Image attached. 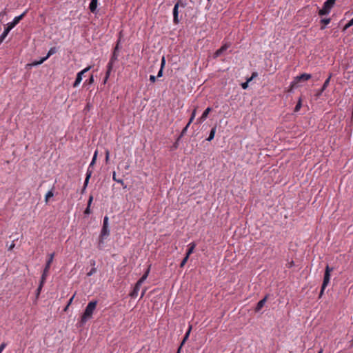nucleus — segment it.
Instances as JSON below:
<instances>
[{"label": "nucleus", "instance_id": "nucleus-16", "mask_svg": "<svg viewBox=\"0 0 353 353\" xmlns=\"http://www.w3.org/2000/svg\"><path fill=\"white\" fill-rule=\"evenodd\" d=\"M98 5V0H90L89 9L91 12L94 13Z\"/></svg>", "mask_w": 353, "mask_h": 353}, {"label": "nucleus", "instance_id": "nucleus-5", "mask_svg": "<svg viewBox=\"0 0 353 353\" xmlns=\"http://www.w3.org/2000/svg\"><path fill=\"white\" fill-rule=\"evenodd\" d=\"M54 257V253H51L48 255V259L47 260L46 266L44 268L43 274L41 275V278L43 279V280H46V279H47V276L48 275V272L50 268V265L53 261Z\"/></svg>", "mask_w": 353, "mask_h": 353}, {"label": "nucleus", "instance_id": "nucleus-3", "mask_svg": "<svg viewBox=\"0 0 353 353\" xmlns=\"http://www.w3.org/2000/svg\"><path fill=\"white\" fill-rule=\"evenodd\" d=\"M333 271V268H330L329 265H327L325 268V272L324 274L323 281L321 286V292H320V296H322L323 294V292L328 285L330 280V273Z\"/></svg>", "mask_w": 353, "mask_h": 353}, {"label": "nucleus", "instance_id": "nucleus-25", "mask_svg": "<svg viewBox=\"0 0 353 353\" xmlns=\"http://www.w3.org/2000/svg\"><path fill=\"white\" fill-rule=\"evenodd\" d=\"M330 21L331 19L330 18H327V19H322L321 20V23H323L324 26H321V30H324L325 29V26L329 24L330 23Z\"/></svg>", "mask_w": 353, "mask_h": 353}, {"label": "nucleus", "instance_id": "nucleus-49", "mask_svg": "<svg viewBox=\"0 0 353 353\" xmlns=\"http://www.w3.org/2000/svg\"><path fill=\"white\" fill-rule=\"evenodd\" d=\"M257 75H258L257 72H254L252 73L250 78H252V80L254 77H257Z\"/></svg>", "mask_w": 353, "mask_h": 353}, {"label": "nucleus", "instance_id": "nucleus-10", "mask_svg": "<svg viewBox=\"0 0 353 353\" xmlns=\"http://www.w3.org/2000/svg\"><path fill=\"white\" fill-rule=\"evenodd\" d=\"M331 77H332V74H330L328 78L325 81L322 88L316 92V97H319L322 94L323 92L327 88V86L329 85Z\"/></svg>", "mask_w": 353, "mask_h": 353}, {"label": "nucleus", "instance_id": "nucleus-37", "mask_svg": "<svg viewBox=\"0 0 353 353\" xmlns=\"http://www.w3.org/2000/svg\"><path fill=\"white\" fill-rule=\"evenodd\" d=\"M104 239H102L101 236L100 235V236H99V247H100V248H101V247L102 246V245H103V243H104Z\"/></svg>", "mask_w": 353, "mask_h": 353}, {"label": "nucleus", "instance_id": "nucleus-35", "mask_svg": "<svg viewBox=\"0 0 353 353\" xmlns=\"http://www.w3.org/2000/svg\"><path fill=\"white\" fill-rule=\"evenodd\" d=\"M103 227L108 228V216L104 217Z\"/></svg>", "mask_w": 353, "mask_h": 353}, {"label": "nucleus", "instance_id": "nucleus-20", "mask_svg": "<svg viewBox=\"0 0 353 353\" xmlns=\"http://www.w3.org/2000/svg\"><path fill=\"white\" fill-rule=\"evenodd\" d=\"M54 188L52 187V188L46 193V194L45 196V202L46 203H48L50 198H51L54 196Z\"/></svg>", "mask_w": 353, "mask_h": 353}, {"label": "nucleus", "instance_id": "nucleus-17", "mask_svg": "<svg viewBox=\"0 0 353 353\" xmlns=\"http://www.w3.org/2000/svg\"><path fill=\"white\" fill-rule=\"evenodd\" d=\"M112 67H113V63H112V62H109L107 65V72L105 74L104 83H105L106 81L108 80V79L109 78L111 70H112Z\"/></svg>", "mask_w": 353, "mask_h": 353}, {"label": "nucleus", "instance_id": "nucleus-54", "mask_svg": "<svg viewBox=\"0 0 353 353\" xmlns=\"http://www.w3.org/2000/svg\"><path fill=\"white\" fill-rule=\"evenodd\" d=\"M86 108H89V103L87 104Z\"/></svg>", "mask_w": 353, "mask_h": 353}, {"label": "nucleus", "instance_id": "nucleus-56", "mask_svg": "<svg viewBox=\"0 0 353 353\" xmlns=\"http://www.w3.org/2000/svg\"><path fill=\"white\" fill-rule=\"evenodd\" d=\"M322 352H323V351H322V350H320L318 353H322Z\"/></svg>", "mask_w": 353, "mask_h": 353}, {"label": "nucleus", "instance_id": "nucleus-48", "mask_svg": "<svg viewBox=\"0 0 353 353\" xmlns=\"http://www.w3.org/2000/svg\"><path fill=\"white\" fill-rule=\"evenodd\" d=\"M14 246H15V244H14V241H13V242L12 243V244L10 245V247H9L8 250H12V249L14 248Z\"/></svg>", "mask_w": 353, "mask_h": 353}, {"label": "nucleus", "instance_id": "nucleus-27", "mask_svg": "<svg viewBox=\"0 0 353 353\" xmlns=\"http://www.w3.org/2000/svg\"><path fill=\"white\" fill-rule=\"evenodd\" d=\"M212 111V108L208 107L203 112L201 117L205 120L208 117L209 113Z\"/></svg>", "mask_w": 353, "mask_h": 353}, {"label": "nucleus", "instance_id": "nucleus-23", "mask_svg": "<svg viewBox=\"0 0 353 353\" xmlns=\"http://www.w3.org/2000/svg\"><path fill=\"white\" fill-rule=\"evenodd\" d=\"M216 133V127H213L210 132L209 137L207 138V141H212Z\"/></svg>", "mask_w": 353, "mask_h": 353}, {"label": "nucleus", "instance_id": "nucleus-44", "mask_svg": "<svg viewBox=\"0 0 353 353\" xmlns=\"http://www.w3.org/2000/svg\"><path fill=\"white\" fill-rule=\"evenodd\" d=\"M73 299H74V296H72L70 298V299L69 300L68 303V305H67L66 307L65 308V310H67V308H68V307L71 304V303H72V301Z\"/></svg>", "mask_w": 353, "mask_h": 353}, {"label": "nucleus", "instance_id": "nucleus-4", "mask_svg": "<svg viewBox=\"0 0 353 353\" xmlns=\"http://www.w3.org/2000/svg\"><path fill=\"white\" fill-rule=\"evenodd\" d=\"M335 1L336 0H327L323 3V8L319 10V14L320 16L328 14L330 12L331 9L333 8Z\"/></svg>", "mask_w": 353, "mask_h": 353}, {"label": "nucleus", "instance_id": "nucleus-12", "mask_svg": "<svg viewBox=\"0 0 353 353\" xmlns=\"http://www.w3.org/2000/svg\"><path fill=\"white\" fill-rule=\"evenodd\" d=\"M230 47V45L229 44H224L223 46H222L219 50H217L214 54V58H217L219 57V56H221L222 54V53L225 51L228 48Z\"/></svg>", "mask_w": 353, "mask_h": 353}, {"label": "nucleus", "instance_id": "nucleus-43", "mask_svg": "<svg viewBox=\"0 0 353 353\" xmlns=\"http://www.w3.org/2000/svg\"><path fill=\"white\" fill-rule=\"evenodd\" d=\"M204 121H205L201 116L197 119L198 123H202Z\"/></svg>", "mask_w": 353, "mask_h": 353}, {"label": "nucleus", "instance_id": "nucleus-22", "mask_svg": "<svg viewBox=\"0 0 353 353\" xmlns=\"http://www.w3.org/2000/svg\"><path fill=\"white\" fill-rule=\"evenodd\" d=\"M45 282H46V280H43V279L41 278L39 285V287H38V288L37 289V291H36V294H37V296H39Z\"/></svg>", "mask_w": 353, "mask_h": 353}, {"label": "nucleus", "instance_id": "nucleus-9", "mask_svg": "<svg viewBox=\"0 0 353 353\" xmlns=\"http://www.w3.org/2000/svg\"><path fill=\"white\" fill-rule=\"evenodd\" d=\"M27 12H28V10L24 11L19 16L15 17L14 18L13 21L8 23L10 25V26H12L13 28H14L20 22V21L24 18V17L26 15Z\"/></svg>", "mask_w": 353, "mask_h": 353}, {"label": "nucleus", "instance_id": "nucleus-30", "mask_svg": "<svg viewBox=\"0 0 353 353\" xmlns=\"http://www.w3.org/2000/svg\"><path fill=\"white\" fill-rule=\"evenodd\" d=\"M302 105L301 99H299L298 103H296L295 108H294V112H298L300 110Z\"/></svg>", "mask_w": 353, "mask_h": 353}, {"label": "nucleus", "instance_id": "nucleus-42", "mask_svg": "<svg viewBox=\"0 0 353 353\" xmlns=\"http://www.w3.org/2000/svg\"><path fill=\"white\" fill-rule=\"evenodd\" d=\"M163 68H160L158 74H157V77H161L162 75H163Z\"/></svg>", "mask_w": 353, "mask_h": 353}, {"label": "nucleus", "instance_id": "nucleus-11", "mask_svg": "<svg viewBox=\"0 0 353 353\" xmlns=\"http://www.w3.org/2000/svg\"><path fill=\"white\" fill-rule=\"evenodd\" d=\"M14 28L12 26H10L9 23H7L6 27L4 29V31L0 36V43L3 41V40L6 39V37L8 36L10 31Z\"/></svg>", "mask_w": 353, "mask_h": 353}, {"label": "nucleus", "instance_id": "nucleus-47", "mask_svg": "<svg viewBox=\"0 0 353 353\" xmlns=\"http://www.w3.org/2000/svg\"><path fill=\"white\" fill-rule=\"evenodd\" d=\"M109 159V151L107 150L105 152V161H108Z\"/></svg>", "mask_w": 353, "mask_h": 353}, {"label": "nucleus", "instance_id": "nucleus-57", "mask_svg": "<svg viewBox=\"0 0 353 353\" xmlns=\"http://www.w3.org/2000/svg\"><path fill=\"white\" fill-rule=\"evenodd\" d=\"M209 2L210 1V0H208Z\"/></svg>", "mask_w": 353, "mask_h": 353}, {"label": "nucleus", "instance_id": "nucleus-19", "mask_svg": "<svg viewBox=\"0 0 353 353\" xmlns=\"http://www.w3.org/2000/svg\"><path fill=\"white\" fill-rule=\"evenodd\" d=\"M109 234H110V230H109L108 228L102 227L101 234H100L102 239H105L108 236H109Z\"/></svg>", "mask_w": 353, "mask_h": 353}, {"label": "nucleus", "instance_id": "nucleus-51", "mask_svg": "<svg viewBox=\"0 0 353 353\" xmlns=\"http://www.w3.org/2000/svg\"><path fill=\"white\" fill-rule=\"evenodd\" d=\"M146 290H144L143 292H142V294H141V297H143L145 294V292Z\"/></svg>", "mask_w": 353, "mask_h": 353}, {"label": "nucleus", "instance_id": "nucleus-14", "mask_svg": "<svg viewBox=\"0 0 353 353\" xmlns=\"http://www.w3.org/2000/svg\"><path fill=\"white\" fill-rule=\"evenodd\" d=\"M267 299H268V296H265L263 299H261V301H259L258 302V303L255 307L256 312H259L263 308V307L264 306L265 303L267 301Z\"/></svg>", "mask_w": 353, "mask_h": 353}, {"label": "nucleus", "instance_id": "nucleus-38", "mask_svg": "<svg viewBox=\"0 0 353 353\" xmlns=\"http://www.w3.org/2000/svg\"><path fill=\"white\" fill-rule=\"evenodd\" d=\"M165 64V57H163L161 61V68H163Z\"/></svg>", "mask_w": 353, "mask_h": 353}, {"label": "nucleus", "instance_id": "nucleus-36", "mask_svg": "<svg viewBox=\"0 0 353 353\" xmlns=\"http://www.w3.org/2000/svg\"><path fill=\"white\" fill-rule=\"evenodd\" d=\"M190 125V124H189V123H188V124L185 125V127L182 130L181 136H183L186 133Z\"/></svg>", "mask_w": 353, "mask_h": 353}, {"label": "nucleus", "instance_id": "nucleus-1", "mask_svg": "<svg viewBox=\"0 0 353 353\" xmlns=\"http://www.w3.org/2000/svg\"><path fill=\"white\" fill-rule=\"evenodd\" d=\"M97 305V301H90L85 307V310L81 316V323L85 324L88 319L92 318L94 311L95 310Z\"/></svg>", "mask_w": 353, "mask_h": 353}, {"label": "nucleus", "instance_id": "nucleus-21", "mask_svg": "<svg viewBox=\"0 0 353 353\" xmlns=\"http://www.w3.org/2000/svg\"><path fill=\"white\" fill-rule=\"evenodd\" d=\"M191 329H192V326L190 325L188 330V331L186 332L184 337H183V339L179 347H181V349L182 348V346L184 345V343H185V341L188 340L189 336H190V333L191 332Z\"/></svg>", "mask_w": 353, "mask_h": 353}, {"label": "nucleus", "instance_id": "nucleus-40", "mask_svg": "<svg viewBox=\"0 0 353 353\" xmlns=\"http://www.w3.org/2000/svg\"><path fill=\"white\" fill-rule=\"evenodd\" d=\"M96 272V268H93L90 270V271L88 273V276H91Z\"/></svg>", "mask_w": 353, "mask_h": 353}, {"label": "nucleus", "instance_id": "nucleus-46", "mask_svg": "<svg viewBox=\"0 0 353 353\" xmlns=\"http://www.w3.org/2000/svg\"><path fill=\"white\" fill-rule=\"evenodd\" d=\"M93 82H94V77H93V75H91V77H90V78L89 79V80H88V83L89 84H91V83H92Z\"/></svg>", "mask_w": 353, "mask_h": 353}, {"label": "nucleus", "instance_id": "nucleus-33", "mask_svg": "<svg viewBox=\"0 0 353 353\" xmlns=\"http://www.w3.org/2000/svg\"><path fill=\"white\" fill-rule=\"evenodd\" d=\"M97 151H95V152L94 154V156L92 157V161H91V163L90 164V167L93 165L95 163V161H96V159H97Z\"/></svg>", "mask_w": 353, "mask_h": 353}, {"label": "nucleus", "instance_id": "nucleus-31", "mask_svg": "<svg viewBox=\"0 0 353 353\" xmlns=\"http://www.w3.org/2000/svg\"><path fill=\"white\" fill-rule=\"evenodd\" d=\"M91 68V66H88L85 68H84L83 70H82L81 71H80L79 72H78L77 74H80V76H81V77L83 76V74L87 72L88 71H89Z\"/></svg>", "mask_w": 353, "mask_h": 353}, {"label": "nucleus", "instance_id": "nucleus-26", "mask_svg": "<svg viewBox=\"0 0 353 353\" xmlns=\"http://www.w3.org/2000/svg\"><path fill=\"white\" fill-rule=\"evenodd\" d=\"M91 174L92 172H90L89 170H88L87 173H86V177H85V181H84V189L86 188L87 185H88V181H89V179L91 176Z\"/></svg>", "mask_w": 353, "mask_h": 353}, {"label": "nucleus", "instance_id": "nucleus-55", "mask_svg": "<svg viewBox=\"0 0 353 353\" xmlns=\"http://www.w3.org/2000/svg\"><path fill=\"white\" fill-rule=\"evenodd\" d=\"M128 168H129V165H125V169H128Z\"/></svg>", "mask_w": 353, "mask_h": 353}, {"label": "nucleus", "instance_id": "nucleus-41", "mask_svg": "<svg viewBox=\"0 0 353 353\" xmlns=\"http://www.w3.org/2000/svg\"><path fill=\"white\" fill-rule=\"evenodd\" d=\"M156 79H157V77L154 75H150V81L152 82V83H154L156 81Z\"/></svg>", "mask_w": 353, "mask_h": 353}, {"label": "nucleus", "instance_id": "nucleus-6", "mask_svg": "<svg viewBox=\"0 0 353 353\" xmlns=\"http://www.w3.org/2000/svg\"><path fill=\"white\" fill-rule=\"evenodd\" d=\"M185 3L182 2L181 0H179L174 5L173 8V22L174 24H178L179 23V8L180 6L185 7Z\"/></svg>", "mask_w": 353, "mask_h": 353}, {"label": "nucleus", "instance_id": "nucleus-53", "mask_svg": "<svg viewBox=\"0 0 353 353\" xmlns=\"http://www.w3.org/2000/svg\"><path fill=\"white\" fill-rule=\"evenodd\" d=\"M85 190V189H84V187H83V189H82V193H83V192H84Z\"/></svg>", "mask_w": 353, "mask_h": 353}, {"label": "nucleus", "instance_id": "nucleus-7", "mask_svg": "<svg viewBox=\"0 0 353 353\" xmlns=\"http://www.w3.org/2000/svg\"><path fill=\"white\" fill-rule=\"evenodd\" d=\"M56 52H57V48L55 47H52L49 50L47 55L45 57L42 58L41 60H39L38 61L33 62L31 65H40V64L43 63L46 60H47L50 56L55 54Z\"/></svg>", "mask_w": 353, "mask_h": 353}, {"label": "nucleus", "instance_id": "nucleus-52", "mask_svg": "<svg viewBox=\"0 0 353 353\" xmlns=\"http://www.w3.org/2000/svg\"><path fill=\"white\" fill-rule=\"evenodd\" d=\"M181 347H179L178 350H177V353H180L181 352Z\"/></svg>", "mask_w": 353, "mask_h": 353}, {"label": "nucleus", "instance_id": "nucleus-13", "mask_svg": "<svg viewBox=\"0 0 353 353\" xmlns=\"http://www.w3.org/2000/svg\"><path fill=\"white\" fill-rule=\"evenodd\" d=\"M119 42H120V41L119 40L118 42H117V46H115V48L114 49L113 54H112V57L110 58V60L109 61V62H112V63H114V62L117 60V58H118L117 51L119 50Z\"/></svg>", "mask_w": 353, "mask_h": 353}, {"label": "nucleus", "instance_id": "nucleus-28", "mask_svg": "<svg viewBox=\"0 0 353 353\" xmlns=\"http://www.w3.org/2000/svg\"><path fill=\"white\" fill-rule=\"evenodd\" d=\"M196 108H195L192 112V114H191V117L190 118V120L188 121L189 124H191V123L193 121V120L195 118V116H196Z\"/></svg>", "mask_w": 353, "mask_h": 353}, {"label": "nucleus", "instance_id": "nucleus-50", "mask_svg": "<svg viewBox=\"0 0 353 353\" xmlns=\"http://www.w3.org/2000/svg\"><path fill=\"white\" fill-rule=\"evenodd\" d=\"M117 183H120V184L123 187V185H124L123 180H122V179H119V180L117 181Z\"/></svg>", "mask_w": 353, "mask_h": 353}, {"label": "nucleus", "instance_id": "nucleus-34", "mask_svg": "<svg viewBox=\"0 0 353 353\" xmlns=\"http://www.w3.org/2000/svg\"><path fill=\"white\" fill-rule=\"evenodd\" d=\"M189 257H188L187 256H185L183 259L182 260L181 264H180V267L181 268H183L185 263H187Z\"/></svg>", "mask_w": 353, "mask_h": 353}, {"label": "nucleus", "instance_id": "nucleus-29", "mask_svg": "<svg viewBox=\"0 0 353 353\" xmlns=\"http://www.w3.org/2000/svg\"><path fill=\"white\" fill-rule=\"evenodd\" d=\"M353 26V18L350 20L343 27V31L346 30L347 28Z\"/></svg>", "mask_w": 353, "mask_h": 353}, {"label": "nucleus", "instance_id": "nucleus-2", "mask_svg": "<svg viewBox=\"0 0 353 353\" xmlns=\"http://www.w3.org/2000/svg\"><path fill=\"white\" fill-rule=\"evenodd\" d=\"M150 270V265L148 266L146 271L143 274V275L139 279V280L135 284L133 290L130 293V296L131 298H136L138 296L139 291L140 290V288L142 283L146 280L148 278Z\"/></svg>", "mask_w": 353, "mask_h": 353}, {"label": "nucleus", "instance_id": "nucleus-8", "mask_svg": "<svg viewBox=\"0 0 353 353\" xmlns=\"http://www.w3.org/2000/svg\"><path fill=\"white\" fill-rule=\"evenodd\" d=\"M312 76L310 74L303 73L299 76H297L294 78V83H298L300 81H305L311 79Z\"/></svg>", "mask_w": 353, "mask_h": 353}, {"label": "nucleus", "instance_id": "nucleus-45", "mask_svg": "<svg viewBox=\"0 0 353 353\" xmlns=\"http://www.w3.org/2000/svg\"><path fill=\"white\" fill-rule=\"evenodd\" d=\"M112 179H113L114 181H116V182H117V181L119 179H117V177L116 176V173H115V172H113Z\"/></svg>", "mask_w": 353, "mask_h": 353}, {"label": "nucleus", "instance_id": "nucleus-24", "mask_svg": "<svg viewBox=\"0 0 353 353\" xmlns=\"http://www.w3.org/2000/svg\"><path fill=\"white\" fill-rule=\"evenodd\" d=\"M81 81H82L81 76H80V74H77L76 80H75V81L73 83V87L74 88H77L80 84Z\"/></svg>", "mask_w": 353, "mask_h": 353}, {"label": "nucleus", "instance_id": "nucleus-32", "mask_svg": "<svg viewBox=\"0 0 353 353\" xmlns=\"http://www.w3.org/2000/svg\"><path fill=\"white\" fill-rule=\"evenodd\" d=\"M252 81V78L248 79L245 82L241 84V87L243 89L245 90L248 87L249 82Z\"/></svg>", "mask_w": 353, "mask_h": 353}, {"label": "nucleus", "instance_id": "nucleus-18", "mask_svg": "<svg viewBox=\"0 0 353 353\" xmlns=\"http://www.w3.org/2000/svg\"><path fill=\"white\" fill-rule=\"evenodd\" d=\"M92 201H93V196L90 195L89 196V199H88V206H87L86 209L84 211V213L85 214H90L91 213L90 206H91Z\"/></svg>", "mask_w": 353, "mask_h": 353}, {"label": "nucleus", "instance_id": "nucleus-39", "mask_svg": "<svg viewBox=\"0 0 353 353\" xmlns=\"http://www.w3.org/2000/svg\"><path fill=\"white\" fill-rule=\"evenodd\" d=\"M6 347V343H3L0 345V353H1L3 352V350L5 349Z\"/></svg>", "mask_w": 353, "mask_h": 353}, {"label": "nucleus", "instance_id": "nucleus-15", "mask_svg": "<svg viewBox=\"0 0 353 353\" xmlns=\"http://www.w3.org/2000/svg\"><path fill=\"white\" fill-rule=\"evenodd\" d=\"M196 246V245L194 242L190 243L188 245V249L185 256H187L188 257H190V254L194 252V250Z\"/></svg>", "mask_w": 353, "mask_h": 353}]
</instances>
